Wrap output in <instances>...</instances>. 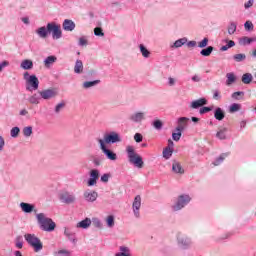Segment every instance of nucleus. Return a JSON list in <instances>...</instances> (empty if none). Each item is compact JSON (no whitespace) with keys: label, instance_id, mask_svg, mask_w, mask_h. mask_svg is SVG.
I'll list each match as a JSON object with an SVG mask.
<instances>
[{"label":"nucleus","instance_id":"a19ab883","mask_svg":"<svg viewBox=\"0 0 256 256\" xmlns=\"http://www.w3.org/2000/svg\"><path fill=\"white\" fill-rule=\"evenodd\" d=\"M237 31V23L231 22L230 25L228 26V34L233 35Z\"/></svg>","mask_w":256,"mask_h":256},{"label":"nucleus","instance_id":"bb28decb","mask_svg":"<svg viewBox=\"0 0 256 256\" xmlns=\"http://www.w3.org/2000/svg\"><path fill=\"white\" fill-rule=\"evenodd\" d=\"M99 83H101V80L86 81L83 83L82 87L83 89H91V87H95L99 85Z\"/></svg>","mask_w":256,"mask_h":256},{"label":"nucleus","instance_id":"423d86ee","mask_svg":"<svg viewBox=\"0 0 256 256\" xmlns=\"http://www.w3.org/2000/svg\"><path fill=\"white\" fill-rule=\"evenodd\" d=\"M59 200L65 205H73L77 201V196L73 192L64 191L59 194Z\"/></svg>","mask_w":256,"mask_h":256},{"label":"nucleus","instance_id":"7c9ffc66","mask_svg":"<svg viewBox=\"0 0 256 256\" xmlns=\"http://www.w3.org/2000/svg\"><path fill=\"white\" fill-rule=\"evenodd\" d=\"M140 53H142V56L145 57V59H149L151 52L145 47V45L140 44L139 45Z\"/></svg>","mask_w":256,"mask_h":256},{"label":"nucleus","instance_id":"0eeeda50","mask_svg":"<svg viewBox=\"0 0 256 256\" xmlns=\"http://www.w3.org/2000/svg\"><path fill=\"white\" fill-rule=\"evenodd\" d=\"M177 243L181 249H189V247L193 245V241H191V238L181 232L177 234Z\"/></svg>","mask_w":256,"mask_h":256},{"label":"nucleus","instance_id":"20e7f679","mask_svg":"<svg viewBox=\"0 0 256 256\" xmlns=\"http://www.w3.org/2000/svg\"><path fill=\"white\" fill-rule=\"evenodd\" d=\"M24 239L30 247H33L35 253H39L43 249V242L35 234H25Z\"/></svg>","mask_w":256,"mask_h":256},{"label":"nucleus","instance_id":"7ed1b4c3","mask_svg":"<svg viewBox=\"0 0 256 256\" xmlns=\"http://www.w3.org/2000/svg\"><path fill=\"white\" fill-rule=\"evenodd\" d=\"M126 153L128 155L129 163H132V165L138 167V169H143V158L135 152V148H133V146H127Z\"/></svg>","mask_w":256,"mask_h":256},{"label":"nucleus","instance_id":"aec40b11","mask_svg":"<svg viewBox=\"0 0 256 256\" xmlns=\"http://www.w3.org/2000/svg\"><path fill=\"white\" fill-rule=\"evenodd\" d=\"M91 219L85 218L84 220L77 223L76 227L77 229H89L91 227Z\"/></svg>","mask_w":256,"mask_h":256},{"label":"nucleus","instance_id":"79ce46f5","mask_svg":"<svg viewBox=\"0 0 256 256\" xmlns=\"http://www.w3.org/2000/svg\"><path fill=\"white\" fill-rule=\"evenodd\" d=\"M106 223L110 228L115 227V217L113 215H109L106 219Z\"/></svg>","mask_w":256,"mask_h":256},{"label":"nucleus","instance_id":"bf43d9fd","mask_svg":"<svg viewBox=\"0 0 256 256\" xmlns=\"http://www.w3.org/2000/svg\"><path fill=\"white\" fill-rule=\"evenodd\" d=\"M134 141H136V143H141V141H143V135H141V133H136L134 135Z\"/></svg>","mask_w":256,"mask_h":256},{"label":"nucleus","instance_id":"b1692460","mask_svg":"<svg viewBox=\"0 0 256 256\" xmlns=\"http://www.w3.org/2000/svg\"><path fill=\"white\" fill-rule=\"evenodd\" d=\"M64 235L69 239V241H72V243H77L75 233L71 231L69 228H65Z\"/></svg>","mask_w":256,"mask_h":256},{"label":"nucleus","instance_id":"f257e3e1","mask_svg":"<svg viewBox=\"0 0 256 256\" xmlns=\"http://www.w3.org/2000/svg\"><path fill=\"white\" fill-rule=\"evenodd\" d=\"M52 33V39H61L63 37V32L61 31V25L55 22H50L45 26H42L36 30V34L40 39H47L49 34Z\"/></svg>","mask_w":256,"mask_h":256},{"label":"nucleus","instance_id":"6ab92c4d","mask_svg":"<svg viewBox=\"0 0 256 256\" xmlns=\"http://www.w3.org/2000/svg\"><path fill=\"white\" fill-rule=\"evenodd\" d=\"M20 209L24 213H33V211L35 210V205L29 204V203H26V202H22V203H20Z\"/></svg>","mask_w":256,"mask_h":256},{"label":"nucleus","instance_id":"4d7b16f0","mask_svg":"<svg viewBox=\"0 0 256 256\" xmlns=\"http://www.w3.org/2000/svg\"><path fill=\"white\" fill-rule=\"evenodd\" d=\"M110 177H111V174H103L100 178V181H102V183H109Z\"/></svg>","mask_w":256,"mask_h":256},{"label":"nucleus","instance_id":"a211bd4d","mask_svg":"<svg viewBox=\"0 0 256 256\" xmlns=\"http://www.w3.org/2000/svg\"><path fill=\"white\" fill-rule=\"evenodd\" d=\"M214 117L216 121H223V119H225V110L221 107H217L214 110Z\"/></svg>","mask_w":256,"mask_h":256},{"label":"nucleus","instance_id":"a878e982","mask_svg":"<svg viewBox=\"0 0 256 256\" xmlns=\"http://www.w3.org/2000/svg\"><path fill=\"white\" fill-rule=\"evenodd\" d=\"M172 171L174 173H180V175H183V173H185V170L183 169V167L181 166V164L179 162H174L173 163Z\"/></svg>","mask_w":256,"mask_h":256},{"label":"nucleus","instance_id":"864d4df0","mask_svg":"<svg viewBox=\"0 0 256 256\" xmlns=\"http://www.w3.org/2000/svg\"><path fill=\"white\" fill-rule=\"evenodd\" d=\"M63 109H65V103L61 102V103L56 105L54 111H55V113L59 114V113H61V111H63Z\"/></svg>","mask_w":256,"mask_h":256},{"label":"nucleus","instance_id":"8fccbe9b","mask_svg":"<svg viewBox=\"0 0 256 256\" xmlns=\"http://www.w3.org/2000/svg\"><path fill=\"white\" fill-rule=\"evenodd\" d=\"M213 111V107L202 106L199 110L200 115H205V113H209Z\"/></svg>","mask_w":256,"mask_h":256},{"label":"nucleus","instance_id":"4c0bfd02","mask_svg":"<svg viewBox=\"0 0 256 256\" xmlns=\"http://www.w3.org/2000/svg\"><path fill=\"white\" fill-rule=\"evenodd\" d=\"M19 133H21V129L19 127H13L10 131V135L11 137H13L14 139H17V137H19Z\"/></svg>","mask_w":256,"mask_h":256},{"label":"nucleus","instance_id":"2f4dec72","mask_svg":"<svg viewBox=\"0 0 256 256\" xmlns=\"http://www.w3.org/2000/svg\"><path fill=\"white\" fill-rule=\"evenodd\" d=\"M251 81H253V75L251 73H245L242 75V83H244V85H249Z\"/></svg>","mask_w":256,"mask_h":256},{"label":"nucleus","instance_id":"37998d69","mask_svg":"<svg viewBox=\"0 0 256 256\" xmlns=\"http://www.w3.org/2000/svg\"><path fill=\"white\" fill-rule=\"evenodd\" d=\"M173 155V149L166 148L163 150V157L164 159H170V157Z\"/></svg>","mask_w":256,"mask_h":256},{"label":"nucleus","instance_id":"58836bf2","mask_svg":"<svg viewBox=\"0 0 256 256\" xmlns=\"http://www.w3.org/2000/svg\"><path fill=\"white\" fill-rule=\"evenodd\" d=\"M23 135H24V137H31V135H33V127H31V126L24 127Z\"/></svg>","mask_w":256,"mask_h":256},{"label":"nucleus","instance_id":"4468645a","mask_svg":"<svg viewBox=\"0 0 256 256\" xmlns=\"http://www.w3.org/2000/svg\"><path fill=\"white\" fill-rule=\"evenodd\" d=\"M188 123H189V118H187V117L178 118L176 131L183 132L185 129H187Z\"/></svg>","mask_w":256,"mask_h":256},{"label":"nucleus","instance_id":"f704fd0d","mask_svg":"<svg viewBox=\"0 0 256 256\" xmlns=\"http://www.w3.org/2000/svg\"><path fill=\"white\" fill-rule=\"evenodd\" d=\"M233 59H234V61H236V63H241L247 59V55H245L243 53L236 54L233 56Z\"/></svg>","mask_w":256,"mask_h":256},{"label":"nucleus","instance_id":"e2e57ef3","mask_svg":"<svg viewBox=\"0 0 256 256\" xmlns=\"http://www.w3.org/2000/svg\"><path fill=\"white\" fill-rule=\"evenodd\" d=\"M4 67H9V61L5 60L2 63L0 62V73L3 71Z\"/></svg>","mask_w":256,"mask_h":256},{"label":"nucleus","instance_id":"09e8293b","mask_svg":"<svg viewBox=\"0 0 256 256\" xmlns=\"http://www.w3.org/2000/svg\"><path fill=\"white\" fill-rule=\"evenodd\" d=\"M94 35H96V37H104L105 33H103V28L101 27H96L94 29Z\"/></svg>","mask_w":256,"mask_h":256},{"label":"nucleus","instance_id":"f3484780","mask_svg":"<svg viewBox=\"0 0 256 256\" xmlns=\"http://www.w3.org/2000/svg\"><path fill=\"white\" fill-rule=\"evenodd\" d=\"M143 120H145V113L143 112H136L130 116V121L133 123H141Z\"/></svg>","mask_w":256,"mask_h":256},{"label":"nucleus","instance_id":"052dcab7","mask_svg":"<svg viewBox=\"0 0 256 256\" xmlns=\"http://www.w3.org/2000/svg\"><path fill=\"white\" fill-rule=\"evenodd\" d=\"M88 187H93V185H97V180L95 178L90 177L87 181Z\"/></svg>","mask_w":256,"mask_h":256},{"label":"nucleus","instance_id":"dca6fc26","mask_svg":"<svg viewBox=\"0 0 256 256\" xmlns=\"http://www.w3.org/2000/svg\"><path fill=\"white\" fill-rule=\"evenodd\" d=\"M75 22L73 20L65 19L62 24V29L64 31H75Z\"/></svg>","mask_w":256,"mask_h":256},{"label":"nucleus","instance_id":"5701e85b","mask_svg":"<svg viewBox=\"0 0 256 256\" xmlns=\"http://www.w3.org/2000/svg\"><path fill=\"white\" fill-rule=\"evenodd\" d=\"M20 67L22 69H24L25 71H29V70L33 69V61H31L29 59L23 60L20 64Z\"/></svg>","mask_w":256,"mask_h":256},{"label":"nucleus","instance_id":"69168bd1","mask_svg":"<svg viewBox=\"0 0 256 256\" xmlns=\"http://www.w3.org/2000/svg\"><path fill=\"white\" fill-rule=\"evenodd\" d=\"M174 146H175V143H173V140L169 139L168 146L166 147V149H172V151H173Z\"/></svg>","mask_w":256,"mask_h":256},{"label":"nucleus","instance_id":"72a5a7b5","mask_svg":"<svg viewBox=\"0 0 256 256\" xmlns=\"http://www.w3.org/2000/svg\"><path fill=\"white\" fill-rule=\"evenodd\" d=\"M213 46H208L207 48H204L200 51V54L203 57H209V55H211L213 53Z\"/></svg>","mask_w":256,"mask_h":256},{"label":"nucleus","instance_id":"e433bc0d","mask_svg":"<svg viewBox=\"0 0 256 256\" xmlns=\"http://www.w3.org/2000/svg\"><path fill=\"white\" fill-rule=\"evenodd\" d=\"M16 249H23V236H17L15 239Z\"/></svg>","mask_w":256,"mask_h":256},{"label":"nucleus","instance_id":"cd10ccee","mask_svg":"<svg viewBox=\"0 0 256 256\" xmlns=\"http://www.w3.org/2000/svg\"><path fill=\"white\" fill-rule=\"evenodd\" d=\"M74 73L81 75L83 73V61L77 60L74 66Z\"/></svg>","mask_w":256,"mask_h":256},{"label":"nucleus","instance_id":"ea45409f","mask_svg":"<svg viewBox=\"0 0 256 256\" xmlns=\"http://www.w3.org/2000/svg\"><path fill=\"white\" fill-rule=\"evenodd\" d=\"M241 110V104L233 103L230 105L229 111L230 113H237V111Z\"/></svg>","mask_w":256,"mask_h":256},{"label":"nucleus","instance_id":"f8f14e48","mask_svg":"<svg viewBox=\"0 0 256 256\" xmlns=\"http://www.w3.org/2000/svg\"><path fill=\"white\" fill-rule=\"evenodd\" d=\"M132 211L136 219H139V217H141V195H137L134 198V201L132 203Z\"/></svg>","mask_w":256,"mask_h":256},{"label":"nucleus","instance_id":"6e6552de","mask_svg":"<svg viewBox=\"0 0 256 256\" xmlns=\"http://www.w3.org/2000/svg\"><path fill=\"white\" fill-rule=\"evenodd\" d=\"M98 143L100 145L102 153H104L110 161H117V154L111 149L107 148V145L105 144V141H103V139H98Z\"/></svg>","mask_w":256,"mask_h":256},{"label":"nucleus","instance_id":"39448f33","mask_svg":"<svg viewBox=\"0 0 256 256\" xmlns=\"http://www.w3.org/2000/svg\"><path fill=\"white\" fill-rule=\"evenodd\" d=\"M24 81H26L27 91H37L39 89V78L36 75H30L29 72H25Z\"/></svg>","mask_w":256,"mask_h":256},{"label":"nucleus","instance_id":"338daca9","mask_svg":"<svg viewBox=\"0 0 256 256\" xmlns=\"http://www.w3.org/2000/svg\"><path fill=\"white\" fill-rule=\"evenodd\" d=\"M245 9H249L250 7H253V0H249L244 4Z\"/></svg>","mask_w":256,"mask_h":256},{"label":"nucleus","instance_id":"49530a36","mask_svg":"<svg viewBox=\"0 0 256 256\" xmlns=\"http://www.w3.org/2000/svg\"><path fill=\"white\" fill-rule=\"evenodd\" d=\"M225 157H227V154L220 155V157L213 162V165H215L216 167L217 165H221V163L225 161Z\"/></svg>","mask_w":256,"mask_h":256},{"label":"nucleus","instance_id":"0e129e2a","mask_svg":"<svg viewBox=\"0 0 256 256\" xmlns=\"http://www.w3.org/2000/svg\"><path fill=\"white\" fill-rule=\"evenodd\" d=\"M79 45H80L81 47L87 45V39H85V37H81V38L79 39Z\"/></svg>","mask_w":256,"mask_h":256},{"label":"nucleus","instance_id":"f03ea898","mask_svg":"<svg viewBox=\"0 0 256 256\" xmlns=\"http://www.w3.org/2000/svg\"><path fill=\"white\" fill-rule=\"evenodd\" d=\"M36 218L41 231H46L47 233L55 231V227H57V224H55L53 219L47 217L45 213L37 214Z\"/></svg>","mask_w":256,"mask_h":256},{"label":"nucleus","instance_id":"13d9d810","mask_svg":"<svg viewBox=\"0 0 256 256\" xmlns=\"http://www.w3.org/2000/svg\"><path fill=\"white\" fill-rule=\"evenodd\" d=\"M246 31H253V23L251 21H247L244 24Z\"/></svg>","mask_w":256,"mask_h":256},{"label":"nucleus","instance_id":"1a4fd4ad","mask_svg":"<svg viewBox=\"0 0 256 256\" xmlns=\"http://www.w3.org/2000/svg\"><path fill=\"white\" fill-rule=\"evenodd\" d=\"M191 201L189 195H180L177 202L172 206L173 211H181Z\"/></svg>","mask_w":256,"mask_h":256},{"label":"nucleus","instance_id":"de8ad7c7","mask_svg":"<svg viewBox=\"0 0 256 256\" xmlns=\"http://www.w3.org/2000/svg\"><path fill=\"white\" fill-rule=\"evenodd\" d=\"M90 177H91L92 179H95L96 181H98V180H99V170H97V169H92V170L90 171Z\"/></svg>","mask_w":256,"mask_h":256},{"label":"nucleus","instance_id":"2eb2a0df","mask_svg":"<svg viewBox=\"0 0 256 256\" xmlns=\"http://www.w3.org/2000/svg\"><path fill=\"white\" fill-rule=\"evenodd\" d=\"M205 105H207V99L200 98L198 100L192 101L190 107L191 109H201V107H205Z\"/></svg>","mask_w":256,"mask_h":256},{"label":"nucleus","instance_id":"c756f323","mask_svg":"<svg viewBox=\"0 0 256 256\" xmlns=\"http://www.w3.org/2000/svg\"><path fill=\"white\" fill-rule=\"evenodd\" d=\"M254 41H256V39L255 38H249V37H247V36H244V37H242L241 39H240V41H239V44L240 45H251V43H254Z\"/></svg>","mask_w":256,"mask_h":256},{"label":"nucleus","instance_id":"c85d7f7f","mask_svg":"<svg viewBox=\"0 0 256 256\" xmlns=\"http://www.w3.org/2000/svg\"><path fill=\"white\" fill-rule=\"evenodd\" d=\"M185 43H187V38H180L176 40L171 47L174 49H179V47H183Z\"/></svg>","mask_w":256,"mask_h":256},{"label":"nucleus","instance_id":"393cba45","mask_svg":"<svg viewBox=\"0 0 256 256\" xmlns=\"http://www.w3.org/2000/svg\"><path fill=\"white\" fill-rule=\"evenodd\" d=\"M226 85L229 87L231 85H233V83H235V81H237V77L235 76V74L233 72L227 73L226 74Z\"/></svg>","mask_w":256,"mask_h":256},{"label":"nucleus","instance_id":"ddd939ff","mask_svg":"<svg viewBox=\"0 0 256 256\" xmlns=\"http://www.w3.org/2000/svg\"><path fill=\"white\" fill-rule=\"evenodd\" d=\"M83 197L88 203H95V201H97V197H99V194L96 191L88 189L84 192Z\"/></svg>","mask_w":256,"mask_h":256},{"label":"nucleus","instance_id":"774afa93","mask_svg":"<svg viewBox=\"0 0 256 256\" xmlns=\"http://www.w3.org/2000/svg\"><path fill=\"white\" fill-rule=\"evenodd\" d=\"M168 85L170 87H173V85H175V78L169 77L168 78Z\"/></svg>","mask_w":256,"mask_h":256},{"label":"nucleus","instance_id":"473e14b6","mask_svg":"<svg viewBox=\"0 0 256 256\" xmlns=\"http://www.w3.org/2000/svg\"><path fill=\"white\" fill-rule=\"evenodd\" d=\"M57 61V57L55 56H48L45 60H44V65L45 67L49 68L51 67V65H53V63H55Z\"/></svg>","mask_w":256,"mask_h":256},{"label":"nucleus","instance_id":"9d476101","mask_svg":"<svg viewBox=\"0 0 256 256\" xmlns=\"http://www.w3.org/2000/svg\"><path fill=\"white\" fill-rule=\"evenodd\" d=\"M104 145H111L115 143H121V136L117 132H110L104 135Z\"/></svg>","mask_w":256,"mask_h":256},{"label":"nucleus","instance_id":"6e6d98bb","mask_svg":"<svg viewBox=\"0 0 256 256\" xmlns=\"http://www.w3.org/2000/svg\"><path fill=\"white\" fill-rule=\"evenodd\" d=\"M243 95H245V92H242V91L234 92L232 93V99L239 100V97H243Z\"/></svg>","mask_w":256,"mask_h":256},{"label":"nucleus","instance_id":"5fc2aeb1","mask_svg":"<svg viewBox=\"0 0 256 256\" xmlns=\"http://www.w3.org/2000/svg\"><path fill=\"white\" fill-rule=\"evenodd\" d=\"M208 44L209 38H204L202 41L198 43V47H200V49H204V47H207Z\"/></svg>","mask_w":256,"mask_h":256},{"label":"nucleus","instance_id":"603ef678","mask_svg":"<svg viewBox=\"0 0 256 256\" xmlns=\"http://www.w3.org/2000/svg\"><path fill=\"white\" fill-rule=\"evenodd\" d=\"M183 131H176L172 133V139L173 141H179L181 139Z\"/></svg>","mask_w":256,"mask_h":256},{"label":"nucleus","instance_id":"680f3d73","mask_svg":"<svg viewBox=\"0 0 256 256\" xmlns=\"http://www.w3.org/2000/svg\"><path fill=\"white\" fill-rule=\"evenodd\" d=\"M3 149H5V138L0 136V151H3Z\"/></svg>","mask_w":256,"mask_h":256},{"label":"nucleus","instance_id":"412c9836","mask_svg":"<svg viewBox=\"0 0 256 256\" xmlns=\"http://www.w3.org/2000/svg\"><path fill=\"white\" fill-rule=\"evenodd\" d=\"M115 256H132L131 248L127 246H120L119 252L115 254Z\"/></svg>","mask_w":256,"mask_h":256},{"label":"nucleus","instance_id":"a18cd8bd","mask_svg":"<svg viewBox=\"0 0 256 256\" xmlns=\"http://www.w3.org/2000/svg\"><path fill=\"white\" fill-rule=\"evenodd\" d=\"M29 103H31V105H39V98L37 97V94L32 95L29 99H28Z\"/></svg>","mask_w":256,"mask_h":256},{"label":"nucleus","instance_id":"9b49d317","mask_svg":"<svg viewBox=\"0 0 256 256\" xmlns=\"http://www.w3.org/2000/svg\"><path fill=\"white\" fill-rule=\"evenodd\" d=\"M39 95L45 101H49L50 99H55L59 92L55 88H48L39 92Z\"/></svg>","mask_w":256,"mask_h":256},{"label":"nucleus","instance_id":"c9c22d12","mask_svg":"<svg viewBox=\"0 0 256 256\" xmlns=\"http://www.w3.org/2000/svg\"><path fill=\"white\" fill-rule=\"evenodd\" d=\"M154 129H157V131H161L163 129V121L156 119L152 123Z\"/></svg>","mask_w":256,"mask_h":256},{"label":"nucleus","instance_id":"3c124183","mask_svg":"<svg viewBox=\"0 0 256 256\" xmlns=\"http://www.w3.org/2000/svg\"><path fill=\"white\" fill-rule=\"evenodd\" d=\"M213 93V99H215V101H221V92L216 89V90H212Z\"/></svg>","mask_w":256,"mask_h":256},{"label":"nucleus","instance_id":"c03bdc74","mask_svg":"<svg viewBox=\"0 0 256 256\" xmlns=\"http://www.w3.org/2000/svg\"><path fill=\"white\" fill-rule=\"evenodd\" d=\"M92 225H94L97 229H103V223H101V220H99V218H93Z\"/></svg>","mask_w":256,"mask_h":256},{"label":"nucleus","instance_id":"4be33fe9","mask_svg":"<svg viewBox=\"0 0 256 256\" xmlns=\"http://www.w3.org/2000/svg\"><path fill=\"white\" fill-rule=\"evenodd\" d=\"M227 128H218V132L216 133L217 139H220L221 141L227 139Z\"/></svg>","mask_w":256,"mask_h":256}]
</instances>
